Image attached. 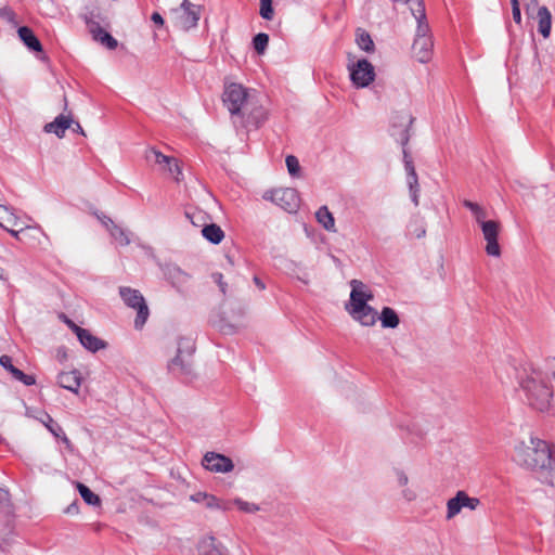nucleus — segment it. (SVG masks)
<instances>
[{"mask_svg": "<svg viewBox=\"0 0 555 555\" xmlns=\"http://www.w3.org/2000/svg\"><path fill=\"white\" fill-rule=\"evenodd\" d=\"M459 495H460L462 508L467 507L470 511H474L480 504V500L478 498H470V496H468V494L465 491H459Z\"/></svg>", "mask_w": 555, "mask_h": 555, "instance_id": "obj_40", "label": "nucleus"}, {"mask_svg": "<svg viewBox=\"0 0 555 555\" xmlns=\"http://www.w3.org/2000/svg\"><path fill=\"white\" fill-rule=\"evenodd\" d=\"M462 511L461 500L459 492L455 494V496L451 498L447 502V516L446 518L448 520L454 518L460 512Z\"/></svg>", "mask_w": 555, "mask_h": 555, "instance_id": "obj_34", "label": "nucleus"}, {"mask_svg": "<svg viewBox=\"0 0 555 555\" xmlns=\"http://www.w3.org/2000/svg\"><path fill=\"white\" fill-rule=\"evenodd\" d=\"M20 39L23 43L34 52H41L42 44L35 35V33L27 26H22L17 30Z\"/></svg>", "mask_w": 555, "mask_h": 555, "instance_id": "obj_19", "label": "nucleus"}, {"mask_svg": "<svg viewBox=\"0 0 555 555\" xmlns=\"http://www.w3.org/2000/svg\"><path fill=\"white\" fill-rule=\"evenodd\" d=\"M0 365L9 371L14 377V371H18L20 369L15 367L12 364V358L10 356L3 354L0 357Z\"/></svg>", "mask_w": 555, "mask_h": 555, "instance_id": "obj_46", "label": "nucleus"}, {"mask_svg": "<svg viewBox=\"0 0 555 555\" xmlns=\"http://www.w3.org/2000/svg\"><path fill=\"white\" fill-rule=\"evenodd\" d=\"M20 224V218L16 217L9 207L0 205V227L4 230H9V228H15Z\"/></svg>", "mask_w": 555, "mask_h": 555, "instance_id": "obj_23", "label": "nucleus"}, {"mask_svg": "<svg viewBox=\"0 0 555 555\" xmlns=\"http://www.w3.org/2000/svg\"><path fill=\"white\" fill-rule=\"evenodd\" d=\"M357 44L359 48L367 53L374 51V42L370 36V34L365 30L358 29L357 30Z\"/></svg>", "mask_w": 555, "mask_h": 555, "instance_id": "obj_29", "label": "nucleus"}, {"mask_svg": "<svg viewBox=\"0 0 555 555\" xmlns=\"http://www.w3.org/2000/svg\"><path fill=\"white\" fill-rule=\"evenodd\" d=\"M514 461L521 467L537 474L542 482L553 486L551 478L555 472V448L545 440L530 437L515 447Z\"/></svg>", "mask_w": 555, "mask_h": 555, "instance_id": "obj_1", "label": "nucleus"}, {"mask_svg": "<svg viewBox=\"0 0 555 555\" xmlns=\"http://www.w3.org/2000/svg\"><path fill=\"white\" fill-rule=\"evenodd\" d=\"M254 283L260 289H264L266 288L264 283L258 276H254Z\"/></svg>", "mask_w": 555, "mask_h": 555, "instance_id": "obj_59", "label": "nucleus"}, {"mask_svg": "<svg viewBox=\"0 0 555 555\" xmlns=\"http://www.w3.org/2000/svg\"><path fill=\"white\" fill-rule=\"evenodd\" d=\"M165 168L169 171L176 181L179 182L181 180L182 172L176 158H173L171 165H165Z\"/></svg>", "mask_w": 555, "mask_h": 555, "instance_id": "obj_45", "label": "nucleus"}, {"mask_svg": "<svg viewBox=\"0 0 555 555\" xmlns=\"http://www.w3.org/2000/svg\"><path fill=\"white\" fill-rule=\"evenodd\" d=\"M168 371L177 376L184 377L186 379L194 377L192 358H188L183 354H177L169 363Z\"/></svg>", "mask_w": 555, "mask_h": 555, "instance_id": "obj_13", "label": "nucleus"}, {"mask_svg": "<svg viewBox=\"0 0 555 555\" xmlns=\"http://www.w3.org/2000/svg\"><path fill=\"white\" fill-rule=\"evenodd\" d=\"M106 219H107V221L111 222L109 233L114 237V240L117 241L122 246L129 245L130 240H129L126 231L124 229H121L120 227H118L117 224H115L111 218H106Z\"/></svg>", "mask_w": 555, "mask_h": 555, "instance_id": "obj_30", "label": "nucleus"}, {"mask_svg": "<svg viewBox=\"0 0 555 555\" xmlns=\"http://www.w3.org/2000/svg\"><path fill=\"white\" fill-rule=\"evenodd\" d=\"M198 552L199 555H230L229 550L212 535L199 542Z\"/></svg>", "mask_w": 555, "mask_h": 555, "instance_id": "obj_17", "label": "nucleus"}, {"mask_svg": "<svg viewBox=\"0 0 555 555\" xmlns=\"http://www.w3.org/2000/svg\"><path fill=\"white\" fill-rule=\"evenodd\" d=\"M202 465L212 473H230L234 468L233 461L223 454L216 452H207L203 460Z\"/></svg>", "mask_w": 555, "mask_h": 555, "instance_id": "obj_11", "label": "nucleus"}, {"mask_svg": "<svg viewBox=\"0 0 555 555\" xmlns=\"http://www.w3.org/2000/svg\"><path fill=\"white\" fill-rule=\"evenodd\" d=\"M234 504L237 505V507L243 511V512H246V513H255L257 511H259V506L254 504V503H249V502H246V501H243L241 499H235L234 500Z\"/></svg>", "mask_w": 555, "mask_h": 555, "instance_id": "obj_43", "label": "nucleus"}, {"mask_svg": "<svg viewBox=\"0 0 555 555\" xmlns=\"http://www.w3.org/2000/svg\"><path fill=\"white\" fill-rule=\"evenodd\" d=\"M62 442L66 446V448L72 451L73 450V444L70 442V440L67 438V436L65 435V433L63 431V434H61V437H59Z\"/></svg>", "mask_w": 555, "mask_h": 555, "instance_id": "obj_58", "label": "nucleus"}, {"mask_svg": "<svg viewBox=\"0 0 555 555\" xmlns=\"http://www.w3.org/2000/svg\"><path fill=\"white\" fill-rule=\"evenodd\" d=\"M73 131L85 135V131L79 122H75V127L73 128Z\"/></svg>", "mask_w": 555, "mask_h": 555, "instance_id": "obj_61", "label": "nucleus"}, {"mask_svg": "<svg viewBox=\"0 0 555 555\" xmlns=\"http://www.w3.org/2000/svg\"><path fill=\"white\" fill-rule=\"evenodd\" d=\"M269 43V36L264 33H259L253 38V46L257 53L262 54Z\"/></svg>", "mask_w": 555, "mask_h": 555, "instance_id": "obj_37", "label": "nucleus"}, {"mask_svg": "<svg viewBox=\"0 0 555 555\" xmlns=\"http://www.w3.org/2000/svg\"><path fill=\"white\" fill-rule=\"evenodd\" d=\"M287 170L291 176L295 177L300 170L299 162L296 156L288 155L285 159Z\"/></svg>", "mask_w": 555, "mask_h": 555, "instance_id": "obj_42", "label": "nucleus"}, {"mask_svg": "<svg viewBox=\"0 0 555 555\" xmlns=\"http://www.w3.org/2000/svg\"><path fill=\"white\" fill-rule=\"evenodd\" d=\"M223 104L232 116L244 117L248 106V92L240 83H229L222 94Z\"/></svg>", "mask_w": 555, "mask_h": 555, "instance_id": "obj_4", "label": "nucleus"}, {"mask_svg": "<svg viewBox=\"0 0 555 555\" xmlns=\"http://www.w3.org/2000/svg\"><path fill=\"white\" fill-rule=\"evenodd\" d=\"M151 20L157 25L163 26L164 25V18L158 12H154L151 16Z\"/></svg>", "mask_w": 555, "mask_h": 555, "instance_id": "obj_55", "label": "nucleus"}, {"mask_svg": "<svg viewBox=\"0 0 555 555\" xmlns=\"http://www.w3.org/2000/svg\"><path fill=\"white\" fill-rule=\"evenodd\" d=\"M550 365H551V369L553 371V376L555 378V359H553L551 362H550Z\"/></svg>", "mask_w": 555, "mask_h": 555, "instance_id": "obj_63", "label": "nucleus"}, {"mask_svg": "<svg viewBox=\"0 0 555 555\" xmlns=\"http://www.w3.org/2000/svg\"><path fill=\"white\" fill-rule=\"evenodd\" d=\"M463 205L473 212L478 224L486 221L487 212L481 206L468 199H465Z\"/></svg>", "mask_w": 555, "mask_h": 555, "instance_id": "obj_35", "label": "nucleus"}, {"mask_svg": "<svg viewBox=\"0 0 555 555\" xmlns=\"http://www.w3.org/2000/svg\"><path fill=\"white\" fill-rule=\"evenodd\" d=\"M259 14L263 20L271 21L274 16L272 0H260Z\"/></svg>", "mask_w": 555, "mask_h": 555, "instance_id": "obj_41", "label": "nucleus"}, {"mask_svg": "<svg viewBox=\"0 0 555 555\" xmlns=\"http://www.w3.org/2000/svg\"><path fill=\"white\" fill-rule=\"evenodd\" d=\"M204 505L208 509L228 511L230 508L229 503L221 501L212 494H208Z\"/></svg>", "mask_w": 555, "mask_h": 555, "instance_id": "obj_36", "label": "nucleus"}, {"mask_svg": "<svg viewBox=\"0 0 555 555\" xmlns=\"http://www.w3.org/2000/svg\"><path fill=\"white\" fill-rule=\"evenodd\" d=\"M351 293L349 304L346 305L350 315L364 326H372L377 320V311L367 305L373 299L369 287L359 280L350 281Z\"/></svg>", "mask_w": 555, "mask_h": 555, "instance_id": "obj_2", "label": "nucleus"}, {"mask_svg": "<svg viewBox=\"0 0 555 555\" xmlns=\"http://www.w3.org/2000/svg\"><path fill=\"white\" fill-rule=\"evenodd\" d=\"M90 34L95 41L106 46L109 50H114L118 44L117 40L101 26L93 25Z\"/></svg>", "mask_w": 555, "mask_h": 555, "instance_id": "obj_22", "label": "nucleus"}, {"mask_svg": "<svg viewBox=\"0 0 555 555\" xmlns=\"http://www.w3.org/2000/svg\"><path fill=\"white\" fill-rule=\"evenodd\" d=\"M379 320L382 326L386 328H396L400 323L397 312L390 307L383 308Z\"/></svg>", "mask_w": 555, "mask_h": 555, "instance_id": "obj_26", "label": "nucleus"}, {"mask_svg": "<svg viewBox=\"0 0 555 555\" xmlns=\"http://www.w3.org/2000/svg\"><path fill=\"white\" fill-rule=\"evenodd\" d=\"M214 281L218 284L220 292L223 295H227L228 284L223 281V275L221 273H212Z\"/></svg>", "mask_w": 555, "mask_h": 555, "instance_id": "obj_48", "label": "nucleus"}, {"mask_svg": "<svg viewBox=\"0 0 555 555\" xmlns=\"http://www.w3.org/2000/svg\"><path fill=\"white\" fill-rule=\"evenodd\" d=\"M512 3V15L516 24L521 23L520 5L518 0H511Z\"/></svg>", "mask_w": 555, "mask_h": 555, "instance_id": "obj_47", "label": "nucleus"}, {"mask_svg": "<svg viewBox=\"0 0 555 555\" xmlns=\"http://www.w3.org/2000/svg\"><path fill=\"white\" fill-rule=\"evenodd\" d=\"M27 229H28V227H26V225H25V227L20 228L18 230H14L13 228H9V230H7V231H8V232L13 236V237H15L16 240H18V241H20V240H21V236H20V235H21L25 230H27Z\"/></svg>", "mask_w": 555, "mask_h": 555, "instance_id": "obj_51", "label": "nucleus"}, {"mask_svg": "<svg viewBox=\"0 0 555 555\" xmlns=\"http://www.w3.org/2000/svg\"><path fill=\"white\" fill-rule=\"evenodd\" d=\"M77 490H78L80 496L82 498V500L88 505L99 506L101 504L100 496L98 494L93 493L89 489V487H87L86 485H83L81 482H77Z\"/></svg>", "mask_w": 555, "mask_h": 555, "instance_id": "obj_28", "label": "nucleus"}, {"mask_svg": "<svg viewBox=\"0 0 555 555\" xmlns=\"http://www.w3.org/2000/svg\"><path fill=\"white\" fill-rule=\"evenodd\" d=\"M64 322L66 323V325L75 333L77 334V330H81L82 327L78 326L77 324H75L70 319H68L66 315H62Z\"/></svg>", "mask_w": 555, "mask_h": 555, "instance_id": "obj_52", "label": "nucleus"}, {"mask_svg": "<svg viewBox=\"0 0 555 555\" xmlns=\"http://www.w3.org/2000/svg\"><path fill=\"white\" fill-rule=\"evenodd\" d=\"M77 338L80 344L89 351L96 352L107 347V343L103 339L92 335L90 331L86 328L77 330Z\"/></svg>", "mask_w": 555, "mask_h": 555, "instance_id": "obj_16", "label": "nucleus"}, {"mask_svg": "<svg viewBox=\"0 0 555 555\" xmlns=\"http://www.w3.org/2000/svg\"><path fill=\"white\" fill-rule=\"evenodd\" d=\"M408 234L416 238H422L426 235L425 221L420 215L413 216L408 225Z\"/></svg>", "mask_w": 555, "mask_h": 555, "instance_id": "obj_27", "label": "nucleus"}, {"mask_svg": "<svg viewBox=\"0 0 555 555\" xmlns=\"http://www.w3.org/2000/svg\"><path fill=\"white\" fill-rule=\"evenodd\" d=\"M520 386L526 391L527 399L532 408L541 412L550 408L553 391L543 379L540 371L533 369L530 375L521 379Z\"/></svg>", "mask_w": 555, "mask_h": 555, "instance_id": "obj_3", "label": "nucleus"}, {"mask_svg": "<svg viewBox=\"0 0 555 555\" xmlns=\"http://www.w3.org/2000/svg\"><path fill=\"white\" fill-rule=\"evenodd\" d=\"M483 238L487 242L486 253L492 257L501 256V247L498 241L500 223L494 220H486L479 223Z\"/></svg>", "mask_w": 555, "mask_h": 555, "instance_id": "obj_10", "label": "nucleus"}, {"mask_svg": "<svg viewBox=\"0 0 555 555\" xmlns=\"http://www.w3.org/2000/svg\"><path fill=\"white\" fill-rule=\"evenodd\" d=\"M39 421L47 427V429L55 437H61L63 428L57 424L48 413L43 412Z\"/></svg>", "mask_w": 555, "mask_h": 555, "instance_id": "obj_32", "label": "nucleus"}, {"mask_svg": "<svg viewBox=\"0 0 555 555\" xmlns=\"http://www.w3.org/2000/svg\"><path fill=\"white\" fill-rule=\"evenodd\" d=\"M214 326L225 335H231L236 332V326L228 321H225L223 318H219V320L212 321Z\"/></svg>", "mask_w": 555, "mask_h": 555, "instance_id": "obj_38", "label": "nucleus"}, {"mask_svg": "<svg viewBox=\"0 0 555 555\" xmlns=\"http://www.w3.org/2000/svg\"><path fill=\"white\" fill-rule=\"evenodd\" d=\"M398 482L400 486H406L408 476L403 472H397Z\"/></svg>", "mask_w": 555, "mask_h": 555, "instance_id": "obj_56", "label": "nucleus"}, {"mask_svg": "<svg viewBox=\"0 0 555 555\" xmlns=\"http://www.w3.org/2000/svg\"><path fill=\"white\" fill-rule=\"evenodd\" d=\"M145 158L147 162H154L155 164L162 165L164 167L165 165H171L173 162V157L166 156L155 149H150L146 151Z\"/></svg>", "mask_w": 555, "mask_h": 555, "instance_id": "obj_31", "label": "nucleus"}, {"mask_svg": "<svg viewBox=\"0 0 555 555\" xmlns=\"http://www.w3.org/2000/svg\"><path fill=\"white\" fill-rule=\"evenodd\" d=\"M73 124L74 120L70 114H60L53 121L46 124L43 130L47 133H54L57 138L62 139L65 135V131L69 129Z\"/></svg>", "mask_w": 555, "mask_h": 555, "instance_id": "obj_15", "label": "nucleus"}, {"mask_svg": "<svg viewBox=\"0 0 555 555\" xmlns=\"http://www.w3.org/2000/svg\"><path fill=\"white\" fill-rule=\"evenodd\" d=\"M404 168H405V171H406V176L413 173V172H416L415 171V168H414V165H413V160H406L405 164H404Z\"/></svg>", "mask_w": 555, "mask_h": 555, "instance_id": "obj_57", "label": "nucleus"}, {"mask_svg": "<svg viewBox=\"0 0 555 555\" xmlns=\"http://www.w3.org/2000/svg\"><path fill=\"white\" fill-rule=\"evenodd\" d=\"M263 199L270 201L287 212H296L299 208V196L295 189L281 188L266 191Z\"/></svg>", "mask_w": 555, "mask_h": 555, "instance_id": "obj_7", "label": "nucleus"}, {"mask_svg": "<svg viewBox=\"0 0 555 555\" xmlns=\"http://www.w3.org/2000/svg\"><path fill=\"white\" fill-rule=\"evenodd\" d=\"M203 236L212 244H219L224 238V232L216 223H210L202 229Z\"/></svg>", "mask_w": 555, "mask_h": 555, "instance_id": "obj_24", "label": "nucleus"}, {"mask_svg": "<svg viewBox=\"0 0 555 555\" xmlns=\"http://www.w3.org/2000/svg\"><path fill=\"white\" fill-rule=\"evenodd\" d=\"M57 384L74 393H78L81 385L80 373L76 370L70 372H62L57 375Z\"/></svg>", "mask_w": 555, "mask_h": 555, "instance_id": "obj_18", "label": "nucleus"}, {"mask_svg": "<svg viewBox=\"0 0 555 555\" xmlns=\"http://www.w3.org/2000/svg\"><path fill=\"white\" fill-rule=\"evenodd\" d=\"M195 351V344L193 339L188 337H181L178 341L177 354H183L188 358H192Z\"/></svg>", "mask_w": 555, "mask_h": 555, "instance_id": "obj_33", "label": "nucleus"}, {"mask_svg": "<svg viewBox=\"0 0 555 555\" xmlns=\"http://www.w3.org/2000/svg\"><path fill=\"white\" fill-rule=\"evenodd\" d=\"M400 117V124L397 125L396 122L392 124L393 131L391 132L392 137H396V140L403 146V162L412 160L410 157L408 151L404 149V146L408 144L410 140L409 134V127L413 121V118L410 115H401Z\"/></svg>", "mask_w": 555, "mask_h": 555, "instance_id": "obj_12", "label": "nucleus"}, {"mask_svg": "<svg viewBox=\"0 0 555 555\" xmlns=\"http://www.w3.org/2000/svg\"><path fill=\"white\" fill-rule=\"evenodd\" d=\"M107 217L106 216H103V218H101V222L106 227V229L109 231L111 229V222L107 221L106 219Z\"/></svg>", "mask_w": 555, "mask_h": 555, "instance_id": "obj_62", "label": "nucleus"}, {"mask_svg": "<svg viewBox=\"0 0 555 555\" xmlns=\"http://www.w3.org/2000/svg\"><path fill=\"white\" fill-rule=\"evenodd\" d=\"M83 21L89 29V31H92V26H101L100 22L103 21L101 16V12L98 10H92L89 13L83 15Z\"/></svg>", "mask_w": 555, "mask_h": 555, "instance_id": "obj_39", "label": "nucleus"}, {"mask_svg": "<svg viewBox=\"0 0 555 555\" xmlns=\"http://www.w3.org/2000/svg\"><path fill=\"white\" fill-rule=\"evenodd\" d=\"M413 15L415 20L417 21V29H416V37H430L428 35L429 33V26L425 22L426 14H425V8L422 2L417 3V9L413 10Z\"/></svg>", "mask_w": 555, "mask_h": 555, "instance_id": "obj_21", "label": "nucleus"}, {"mask_svg": "<svg viewBox=\"0 0 555 555\" xmlns=\"http://www.w3.org/2000/svg\"><path fill=\"white\" fill-rule=\"evenodd\" d=\"M315 218L325 230L331 232L336 231L334 217L326 206H322L318 209Z\"/></svg>", "mask_w": 555, "mask_h": 555, "instance_id": "obj_25", "label": "nucleus"}, {"mask_svg": "<svg viewBox=\"0 0 555 555\" xmlns=\"http://www.w3.org/2000/svg\"><path fill=\"white\" fill-rule=\"evenodd\" d=\"M78 511H79L78 503H77V501H75L67 506V508L65 509V513L69 514V515H75V514H78Z\"/></svg>", "mask_w": 555, "mask_h": 555, "instance_id": "obj_53", "label": "nucleus"}, {"mask_svg": "<svg viewBox=\"0 0 555 555\" xmlns=\"http://www.w3.org/2000/svg\"><path fill=\"white\" fill-rule=\"evenodd\" d=\"M538 31L544 37L547 38L551 33L552 27V16L551 12L546 7H541L538 10Z\"/></svg>", "mask_w": 555, "mask_h": 555, "instance_id": "obj_20", "label": "nucleus"}, {"mask_svg": "<svg viewBox=\"0 0 555 555\" xmlns=\"http://www.w3.org/2000/svg\"><path fill=\"white\" fill-rule=\"evenodd\" d=\"M406 179H408L409 190L410 189H417V188H420V185H418V178H417V173L416 172H413V173L406 176Z\"/></svg>", "mask_w": 555, "mask_h": 555, "instance_id": "obj_49", "label": "nucleus"}, {"mask_svg": "<svg viewBox=\"0 0 555 555\" xmlns=\"http://www.w3.org/2000/svg\"><path fill=\"white\" fill-rule=\"evenodd\" d=\"M403 495H404V498H405L406 500H409V501H411V500H413V499L415 498L414 492H413V491H411V490H404V491H403Z\"/></svg>", "mask_w": 555, "mask_h": 555, "instance_id": "obj_60", "label": "nucleus"}, {"mask_svg": "<svg viewBox=\"0 0 555 555\" xmlns=\"http://www.w3.org/2000/svg\"><path fill=\"white\" fill-rule=\"evenodd\" d=\"M14 378L22 382L26 386H31L36 383V378L34 375L25 374L21 370L14 371Z\"/></svg>", "mask_w": 555, "mask_h": 555, "instance_id": "obj_44", "label": "nucleus"}, {"mask_svg": "<svg viewBox=\"0 0 555 555\" xmlns=\"http://www.w3.org/2000/svg\"><path fill=\"white\" fill-rule=\"evenodd\" d=\"M433 46L431 37L415 38L412 46L414 57L421 63L428 62L433 55Z\"/></svg>", "mask_w": 555, "mask_h": 555, "instance_id": "obj_14", "label": "nucleus"}, {"mask_svg": "<svg viewBox=\"0 0 555 555\" xmlns=\"http://www.w3.org/2000/svg\"><path fill=\"white\" fill-rule=\"evenodd\" d=\"M350 79L358 88L367 87L375 78L373 65L365 59L349 66Z\"/></svg>", "mask_w": 555, "mask_h": 555, "instance_id": "obj_9", "label": "nucleus"}, {"mask_svg": "<svg viewBox=\"0 0 555 555\" xmlns=\"http://www.w3.org/2000/svg\"><path fill=\"white\" fill-rule=\"evenodd\" d=\"M164 279L181 295L185 296L190 291L192 276L176 263L160 266Z\"/></svg>", "mask_w": 555, "mask_h": 555, "instance_id": "obj_8", "label": "nucleus"}, {"mask_svg": "<svg viewBox=\"0 0 555 555\" xmlns=\"http://www.w3.org/2000/svg\"><path fill=\"white\" fill-rule=\"evenodd\" d=\"M332 259L335 263L340 264V260L337 257L332 256Z\"/></svg>", "mask_w": 555, "mask_h": 555, "instance_id": "obj_64", "label": "nucleus"}, {"mask_svg": "<svg viewBox=\"0 0 555 555\" xmlns=\"http://www.w3.org/2000/svg\"><path fill=\"white\" fill-rule=\"evenodd\" d=\"M119 295L128 307L137 310L134 326L135 328H141L150 315L144 297L138 289L126 286L119 287Z\"/></svg>", "mask_w": 555, "mask_h": 555, "instance_id": "obj_6", "label": "nucleus"}, {"mask_svg": "<svg viewBox=\"0 0 555 555\" xmlns=\"http://www.w3.org/2000/svg\"><path fill=\"white\" fill-rule=\"evenodd\" d=\"M173 24L177 28L189 31L198 24L202 7L183 0L179 8L172 9Z\"/></svg>", "mask_w": 555, "mask_h": 555, "instance_id": "obj_5", "label": "nucleus"}, {"mask_svg": "<svg viewBox=\"0 0 555 555\" xmlns=\"http://www.w3.org/2000/svg\"><path fill=\"white\" fill-rule=\"evenodd\" d=\"M418 194H420V188L417 189H410V196L415 206L418 205Z\"/></svg>", "mask_w": 555, "mask_h": 555, "instance_id": "obj_54", "label": "nucleus"}, {"mask_svg": "<svg viewBox=\"0 0 555 555\" xmlns=\"http://www.w3.org/2000/svg\"><path fill=\"white\" fill-rule=\"evenodd\" d=\"M208 493L206 492H196L190 496V499L195 503H205V500L207 499Z\"/></svg>", "mask_w": 555, "mask_h": 555, "instance_id": "obj_50", "label": "nucleus"}]
</instances>
